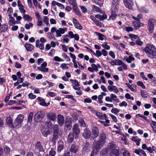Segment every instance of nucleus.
I'll return each mask as SVG.
<instances>
[{"label":"nucleus","instance_id":"obj_1","mask_svg":"<svg viewBox=\"0 0 156 156\" xmlns=\"http://www.w3.org/2000/svg\"><path fill=\"white\" fill-rule=\"evenodd\" d=\"M106 139L105 134L104 133H101L98 140H95L93 142L92 147L94 148V151L99 150L101 148L103 147Z\"/></svg>","mask_w":156,"mask_h":156},{"label":"nucleus","instance_id":"obj_2","mask_svg":"<svg viewBox=\"0 0 156 156\" xmlns=\"http://www.w3.org/2000/svg\"><path fill=\"white\" fill-rule=\"evenodd\" d=\"M144 51L148 58L151 59L156 58V48L153 44H147Z\"/></svg>","mask_w":156,"mask_h":156},{"label":"nucleus","instance_id":"obj_3","mask_svg":"<svg viewBox=\"0 0 156 156\" xmlns=\"http://www.w3.org/2000/svg\"><path fill=\"white\" fill-rule=\"evenodd\" d=\"M24 119V116L22 114L19 115L15 119L14 124V128H19L20 127Z\"/></svg>","mask_w":156,"mask_h":156},{"label":"nucleus","instance_id":"obj_4","mask_svg":"<svg viewBox=\"0 0 156 156\" xmlns=\"http://www.w3.org/2000/svg\"><path fill=\"white\" fill-rule=\"evenodd\" d=\"M154 20L152 18L149 19L147 22V28L150 33H152L154 29Z\"/></svg>","mask_w":156,"mask_h":156},{"label":"nucleus","instance_id":"obj_5","mask_svg":"<svg viewBox=\"0 0 156 156\" xmlns=\"http://www.w3.org/2000/svg\"><path fill=\"white\" fill-rule=\"evenodd\" d=\"M44 116V114L43 112H37L34 115V120L37 122H40Z\"/></svg>","mask_w":156,"mask_h":156},{"label":"nucleus","instance_id":"obj_6","mask_svg":"<svg viewBox=\"0 0 156 156\" xmlns=\"http://www.w3.org/2000/svg\"><path fill=\"white\" fill-rule=\"evenodd\" d=\"M47 64L46 62H43L41 64V66L37 67V69L42 72H47L48 71V69L46 68Z\"/></svg>","mask_w":156,"mask_h":156},{"label":"nucleus","instance_id":"obj_7","mask_svg":"<svg viewBox=\"0 0 156 156\" xmlns=\"http://www.w3.org/2000/svg\"><path fill=\"white\" fill-rule=\"evenodd\" d=\"M99 130L96 127H94L92 129L91 133V139H94L96 138L98 136Z\"/></svg>","mask_w":156,"mask_h":156},{"label":"nucleus","instance_id":"obj_8","mask_svg":"<svg viewBox=\"0 0 156 156\" xmlns=\"http://www.w3.org/2000/svg\"><path fill=\"white\" fill-rule=\"evenodd\" d=\"M67 28H59L57 30L56 34L55 37H60L62 36V34H64L66 31H67Z\"/></svg>","mask_w":156,"mask_h":156},{"label":"nucleus","instance_id":"obj_9","mask_svg":"<svg viewBox=\"0 0 156 156\" xmlns=\"http://www.w3.org/2000/svg\"><path fill=\"white\" fill-rule=\"evenodd\" d=\"M46 118L49 120L54 121L56 119V116L55 113L50 112L47 114Z\"/></svg>","mask_w":156,"mask_h":156},{"label":"nucleus","instance_id":"obj_10","mask_svg":"<svg viewBox=\"0 0 156 156\" xmlns=\"http://www.w3.org/2000/svg\"><path fill=\"white\" fill-rule=\"evenodd\" d=\"M82 135L83 136L85 139H91V133L89 129L86 128L84 129Z\"/></svg>","mask_w":156,"mask_h":156},{"label":"nucleus","instance_id":"obj_11","mask_svg":"<svg viewBox=\"0 0 156 156\" xmlns=\"http://www.w3.org/2000/svg\"><path fill=\"white\" fill-rule=\"evenodd\" d=\"M133 0H123V2L126 7L129 9H131L133 5Z\"/></svg>","mask_w":156,"mask_h":156},{"label":"nucleus","instance_id":"obj_12","mask_svg":"<svg viewBox=\"0 0 156 156\" xmlns=\"http://www.w3.org/2000/svg\"><path fill=\"white\" fill-rule=\"evenodd\" d=\"M35 148L37 149L39 151V152L43 153L41 155L43 156L44 155V150L39 141L37 142L35 146Z\"/></svg>","mask_w":156,"mask_h":156},{"label":"nucleus","instance_id":"obj_13","mask_svg":"<svg viewBox=\"0 0 156 156\" xmlns=\"http://www.w3.org/2000/svg\"><path fill=\"white\" fill-rule=\"evenodd\" d=\"M73 133L76 136L78 135L80 133V129L78 124H75L73 126Z\"/></svg>","mask_w":156,"mask_h":156},{"label":"nucleus","instance_id":"obj_14","mask_svg":"<svg viewBox=\"0 0 156 156\" xmlns=\"http://www.w3.org/2000/svg\"><path fill=\"white\" fill-rule=\"evenodd\" d=\"M73 20L74 26L76 28L80 30L82 29V27L76 18H73Z\"/></svg>","mask_w":156,"mask_h":156},{"label":"nucleus","instance_id":"obj_15","mask_svg":"<svg viewBox=\"0 0 156 156\" xmlns=\"http://www.w3.org/2000/svg\"><path fill=\"white\" fill-rule=\"evenodd\" d=\"M119 0H112V9L116 10L119 7Z\"/></svg>","mask_w":156,"mask_h":156},{"label":"nucleus","instance_id":"obj_16","mask_svg":"<svg viewBox=\"0 0 156 156\" xmlns=\"http://www.w3.org/2000/svg\"><path fill=\"white\" fill-rule=\"evenodd\" d=\"M41 133L44 136L46 137L50 134V129L48 128H42L41 129Z\"/></svg>","mask_w":156,"mask_h":156},{"label":"nucleus","instance_id":"obj_17","mask_svg":"<svg viewBox=\"0 0 156 156\" xmlns=\"http://www.w3.org/2000/svg\"><path fill=\"white\" fill-rule=\"evenodd\" d=\"M58 122L59 125L60 126H62L64 123V117L61 115H58L57 116Z\"/></svg>","mask_w":156,"mask_h":156},{"label":"nucleus","instance_id":"obj_18","mask_svg":"<svg viewBox=\"0 0 156 156\" xmlns=\"http://www.w3.org/2000/svg\"><path fill=\"white\" fill-rule=\"evenodd\" d=\"M95 115L99 119L101 120H104L107 118V115L106 114H103L99 112H96L95 113Z\"/></svg>","mask_w":156,"mask_h":156},{"label":"nucleus","instance_id":"obj_19","mask_svg":"<svg viewBox=\"0 0 156 156\" xmlns=\"http://www.w3.org/2000/svg\"><path fill=\"white\" fill-rule=\"evenodd\" d=\"M78 147L75 144H72L69 148V151L73 153H76L78 151Z\"/></svg>","mask_w":156,"mask_h":156},{"label":"nucleus","instance_id":"obj_20","mask_svg":"<svg viewBox=\"0 0 156 156\" xmlns=\"http://www.w3.org/2000/svg\"><path fill=\"white\" fill-rule=\"evenodd\" d=\"M57 151L60 152L64 148V143L61 140H59L58 142Z\"/></svg>","mask_w":156,"mask_h":156},{"label":"nucleus","instance_id":"obj_21","mask_svg":"<svg viewBox=\"0 0 156 156\" xmlns=\"http://www.w3.org/2000/svg\"><path fill=\"white\" fill-rule=\"evenodd\" d=\"M131 140L133 141L136 143V144L137 146H139L140 145V141L141 140L140 139H139L137 136H133L131 139Z\"/></svg>","mask_w":156,"mask_h":156},{"label":"nucleus","instance_id":"obj_22","mask_svg":"<svg viewBox=\"0 0 156 156\" xmlns=\"http://www.w3.org/2000/svg\"><path fill=\"white\" fill-rule=\"evenodd\" d=\"M119 149H114L110 153V156H119Z\"/></svg>","mask_w":156,"mask_h":156},{"label":"nucleus","instance_id":"obj_23","mask_svg":"<svg viewBox=\"0 0 156 156\" xmlns=\"http://www.w3.org/2000/svg\"><path fill=\"white\" fill-rule=\"evenodd\" d=\"M8 28V25L4 24L2 25L0 28V33L5 32Z\"/></svg>","mask_w":156,"mask_h":156},{"label":"nucleus","instance_id":"obj_24","mask_svg":"<svg viewBox=\"0 0 156 156\" xmlns=\"http://www.w3.org/2000/svg\"><path fill=\"white\" fill-rule=\"evenodd\" d=\"M24 46L26 50L28 51H31L34 49V47L32 44H30L26 43Z\"/></svg>","mask_w":156,"mask_h":156},{"label":"nucleus","instance_id":"obj_25","mask_svg":"<svg viewBox=\"0 0 156 156\" xmlns=\"http://www.w3.org/2000/svg\"><path fill=\"white\" fill-rule=\"evenodd\" d=\"M6 122L10 127L14 128V125L12 124V119L10 117H8L6 119Z\"/></svg>","mask_w":156,"mask_h":156},{"label":"nucleus","instance_id":"obj_26","mask_svg":"<svg viewBox=\"0 0 156 156\" xmlns=\"http://www.w3.org/2000/svg\"><path fill=\"white\" fill-rule=\"evenodd\" d=\"M95 17L101 20H103L105 19H106L107 18V15L105 14H104L102 15L97 14L95 15Z\"/></svg>","mask_w":156,"mask_h":156},{"label":"nucleus","instance_id":"obj_27","mask_svg":"<svg viewBox=\"0 0 156 156\" xmlns=\"http://www.w3.org/2000/svg\"><path fill=\"white\" fill-rule=\"evenodd\" d=\"M115 10H114V9H112V11L111 13V15L108 19V20H115L117 16V14L115 12Z\"/></svg>","mask_w":156,"mask_h":156},{"label":"nucleus","instance_id":"obj_28","mask_svg":"<svg viewBox=\"0 0 156 156\" xmlns=\"http://www.w3.org/2000/svg\"><path fill=\"white\" fill-rule=\"evenodd\" d=\"M108 147L109 149H112V151L114 149H119V147H116V145L115 144L112 142L109 144Z\"/></svg>","mask_w":156,"mask_h":156},{"label":"nucleus","instance_id":"obj_29","mask_svg":"<svg viewBox=\"0 0 156 156\" xmlns=\"http://www.w3.org/2000/svg\"><path fill=\"white\" fill-rule=\"evenodd\" d=\"M95 33L97 36H98V39L99 40L103 41L105 38L106 39V37L101 33L97 32H95Z\"/></svg>","mask_w":156,"mask_h":156},{"label":"nucleus","instance_id":"obj_30","mask_svg":"<svg viewBox=\"0 0 156 156\" xmlns=\"http://www.w3.org/2000/svg\"><path fill=\"white\" fill-rule=\"evenodd\" d=\"M140 94L143 98H146L148 95V93L144 90H141L140 91Z\"/></svg>","mask_w":156,"mask_h":156},{"label":"nucleus","instance_id":"obj_31","mask_svg":"<svg viewBox=\"0 0 156 156\" xmlns=\"http://www.w3.org/2000/svg\"><path fill=\"white\" fill-rule=\"evenodd\" d=\"M92 9L94 11L98 12L101 13H104L105 12L104 11L101 10V9L99 7L96 6L95 5H94L93 6V8Z\"/></svg>","mask_w":156,"mask_h":156},{"label":"nucleus","instance_id":"obj_32","mask_svg":"<svg viewBox=\"0 0 156 156\" xmlns=\"http://www.w3.org/2000/svg\"><path fill=\"white\" fill-rule=\"evenodd\" d=\"M37 100L40 102L39 104L40 105L42 106L46 105V104H45L44 100L42 98L40 97H38L37 98Z\"/></svg>","mask_w":156,"mask_h":156},{"label":"nucleus","instance_id":"obj_33","mask_svg":"<svg viewBox=\"0 0 156 156\" xmlns=\"http://www.w3.org/2000/svg\"><path fill=\"white\" fill-rule=\"evenodd\" d=\"M23 18L25 20L28 21H31L32 20V18L30 16L25 14L23 15Z\"/></svg>","mask_w":156,"mask_h":156},{"label":"nucleus","instance_id":"obj_34","mask_svg":"<svg viewBox=\"0 0 156 156\" xmlns=\"http://www.w3.org/2000/svg\"><path fill=\"white\" fill-rule=\"evenodd\" d=\"M45 124L46 126L48 128V129L51 128L52 126V124L51 121L48 120L46 121L45 122Z\"/></svg>","mask_w":156,"mask_h":156},{"label":"nucleus","instance_id":"obj_35","mask_svg":"<svg viewBox=\"0 0 156 156\" xmlns=\"http://www.w3.org/2000/svg\"><path fill=\"white\" fill-rule=\"evenodd\" d=\"M68 1L69 4L73 6V8H75V7L77 6L76 0H68Z\"/></svg>","mask_w":156,"mask_h":156},{"label":"nucleus","instance_id":"obj_36","mask_svg":"<svg viewBox=\"0 0 156 156\" xmlns=\"http://www.w3.org/2000/svg\"><path fill=\"white\" fill-rule=\"evenodd\" d=\"M105 119V121L100 120L99 121V122L105 126H109L108 124L110 123L109 120L106 119Z\"/></svg>","mask_w":156,"mask_h":156},{"label":"nucleus","instance_id":"obj_37","mask_svg":"<svg viewBox=\"0 0 156 156\" xmlns=\"http://www.w3.org/2000/svg\"><path fill=\"white\" fill-rule=\"evenodd\" d=\"M94 2L98 5L99 6H102L103 5L104 0H95Z\"/></svg>","mask_w":156,"mask_h":156},{"label":"nucleus","instance_id":"obj_38","mask_svg":"<svg viewBox=\"0 0 156 156\" xmlns=\"http://www.w3.org/2000/svg\"><path fill=\"white\" fill-rule=\"evenodd\" d=\"M68 140L69 142H72L74 139V136L72 133H70L68 136Z\"/></svg>","mask_w":156,"mask_h":156},{"label":"nucleus","instance_id":"obj_39","mask_svg":"<svg viewBox=\"0 0 156 156\" xmlns=\"http://www.w3.org/2000/svg\"><path fill=\"white\" fill-rule=\"evenodd\" d=\"M140 22H139L134 21L133 22V26L136 29H137L140 27Z\"/></svg>","mask_w":156,"mask_h":156},{"label":"nucleus","instance_id":"obj_40","mask_svg":"<svg viewBox=\"0 0 156 156\" xmlns=\"http://www.w3.org/2000/svg\"><path fill=\"white\" fill-rule=\"evenodd\" d=\"M134 58L133 56V55H131L129 56L128 58H126V61L128 63H131L132 61H134Z\"/></svg>","mask_w":156,"mask_h":156},{"label":"nucleus","instance_id":"obj_41","mask_svg":"<svg viewBox=\"0 0 156 156\" xmlns=\"http://www.w3.org/2000/svg\"><path fill=\"white\" fill-rule=\"evenodd\" d=\"M110 97L112 101H118L119 99L117 98V96L115 95L111 94L110 95Z\"/></svg>","mask_w":156,"mask_h":156},{"label":"nucleus","instance_id":"obj_42","mask_svg":"<svg viewBox=\"0 0 156 156\" xmlns=\"http://www.w3.org/2000/svg\"><path fill=\"white\" fill-rule=\"evenodd\" d=\"M43 22L46 24V25L50 26V25L49 23V18L46 16H44L43 20Z\"/></svg>","mask_w":156,"mask_h":156},{"label":"nucleus","instance_id":"obj_43","mask_svg":"<svg viewBox=\"0 0 156 156\" xmlns=\"http://www.w3.org/2000/svg\"><path fill=\"white\" fill-rule=\"evenodd\" d=\"M121 151H123L122 152V153L123 156H130V154L129 152V151L126 150H123L122 149V150H121Z\"/></svg>","mask_w":156,"mask_h":156},{"label":"nucleus","instance_id":"obj_44","mask_svg":"<svg viewBox=\"0 0 156 156\" xmlns=\"http://www.w3.org/2000/svg\"><path fill=\"white\" fill-rule=\"evenodd\" d=\"M70 81L72 83L75 85L76 87H78L80 86V84L78 81L76 80L70 79Z\"/></svg>","mask_w":156,"mask_h":156},{"label":"nucleus","instance_id":"obj_45","mask_svg":"<svg viewBox=\"0 0 156 156\" xmlns=\"http://www.w3.org/2000/svg\"><path fill=\"white\" fill-rule=\"evenodd\" d=\"M129 37L133 41H135L139 39V37L136 35L131 34L129 35Z\"/></svg>","mask_w":156,"mask_h":156},{"label":"nucleus","instance_id":"obj_46","mask_svg":"<svg viewBox=\"0 0 156 156\" xmlns=\"http://www.w3.org/2000/svg\"><path fill=\"white\" fill-rule=\"evenodd\" d=\"M53 133L54 134L52 139V141L53 142H55V140L58 138V133Z\"/></svg>","mask_w":156,"mask_h":156},{"label":"nucleus","instance_id":"obj_47","mask_svg":"<svg viewBox=\"0 0 156 156\" xmlns=\"http://www.w3.org/2000/svg\"><path fill=\"white\" fill-rule=\"evenodd\" d=\"M12 93V92H10L9 93H8L7 95L6 96L4 100V101L5 102H6V103L8 101V100L10 98V97L11 96Z\"/></svg>","mask_w":156,"mask_h":156},{"label":"nucleus","instance_id":"obj_48","mask_svg":"<svg viewBox=\"0 0 156 156\" xmlns=\"http://www.w3.org/2000/svg\"><path fill=\"white\" fill-rule=\"evenodd\" d=\"M98 26L100 27H104V25L102 23L99 22L98 20L96 19L94 22Z\"/></svg>","mask_w":156,"mask_h":156},{"label":"nucleus","instance_id":"obj_49","mask_svg":"<svg viewBox=\"0 0 156 156\" xmlns=\"http://www.w3.org/2000/svg\"><path fill=\"white\" fill-rule=\"evenodd\" d=\"M4 151L5 152V153L7 154H8L9 153L10 149V148H9L8 146H5L4 147Z\"/></svg>","mask_w":156,"mask_h":156},{"label":"nucleus","instance_id":"obj_50","mask_svg":"<svg viewBox=\"0 0 156 156\" xmlns=\"http://www.w3.org/2000/svg\"><path fill=\"white\" fill-rule=\"evenodd\" d=\"M101 46L107 50H109L110 48V46L107 45V43L106 42H104L103 44H102Z\"/></svg>","mask_w":156,"mask_h":156},{"label":"nucleus","instance_id":"obj_51","mask_svg":"<svg viewBox=\"0 0 156 156\" xmlns=\"http://www.w3.org/2000/svg\"><path fill=\"white\" fill-rule=\"evenodd\" d=\"M42 18H41L37 19V25L38 26L40 27L43 25V22L42 21Z\"/></svg>","mask_w":156,"mask_h":156},{"label":"nucleus","instance_id":"obj_52","mask_svg":"<svg viewBox=\"0 0 156 156\" xmlns=\"http://www.w3.org/2000/svg\"><path fill=\"white\" fill-rule=\"evenodd\" d=\"M137 84L138 86L141 87L143 89H145L146 88L143 82L140 81H138L137 82Z\"/></svg>","mask_w":156,"mask_h":156},{"label":"nucleus","instance_id":"obj_53","mask_svg":"<svg viewBox=\"0 0 156 156\" xmlns=\"http://www.w3.org/2000/svg\"><path fill=\"white\" fill-rule=\"evenodd\" d=\"M14 104H16L17 105V101L13 100H10L7 102V105H11Z\"/></svg>","mask_w":156,"mask_h":156},{"label":"nucleus","instance_id":"obj_54","mask_svg":"<svg viewBox=\"0 0 156 156\" xmlns=\"http://www.w3.org/2000/svg\"><path fill=\"white\" fill-rule=\"evenodd\" d=\"M79 7L83 13H85L87 12V9L85 6L80 5Z\"/></svg>","mask_w":156,"mask_h":156},{"label":"nucleus","instance_id":"obj_55","mask_svg":"<svg viewBox=\"0 0 156 156\" xmlns=\"http://www.w3.org/2000/svg\"><path fill=\"white\" fill-rule=\"evenodd\" d=\"M33 116V112H30L28 117L27 121L29 122H30L32 119Z\"/></svg>","mask_w":156,"mask_h":156},{"label":"nucleus","instance_id":"obj_56","mask_svg":"<svg viewBox=\"0 0 156 156\" xmlns=\"http://www.w3.org/2000/svg\"><path fill=\"white\" fill-rule=\"evenodd\" d=\"M139 10L141 12L143 13H147L149 12V10L148 9H146L145 8H142L140 9H139Z\"/></svg>","mask_w":156,"mask_h":156},{"label":"nucleus","instance_id":"obj_57","mask_svg":"<svg viewBox=\"0 0 156 156\" xmlns=\"http://www.w3.org/2000/svg\"><path fill=\"white\" fill-rule=\"evenodd\" d=\"M58 126L57 125H55L53 126V133H58Z\"/></svg>","mask_w":156,"mask_h":156},{"label":"nucleus","instance_id":"obj_58","mask_svg":"<svg viewBox=\"0 0 156 156\" xmlns=\"http://www.w3.org/2000/svg\"><path fill=\"white\" fill-rule=\"evenodd\" d=\"M62 56L66 59L67 61H70L69 58L66 53H63L62 54Z\"/></svg>","mask_w":156,"mask_h":156},{"label":"nucleus","instance_id":"obj_59","mask_svg":"<svg viewBox=\"0 0 156 156\" xmlns=\"http://www.w3.org/2000/svg\"><path fill=\"white\" fill-rule=\"evenodd\" d=\"M119 111V110L116 108H113L111 111V112L112 113L115 115H117V113H118Z\"/></svg>","mask_w":156,"mask_h":156},{"label":"nucleus","instance_id":"obj_60","mask_svg":"<svg viewBox=\"0 0 156 156\" xmlns=\"http://www.w3.org/2000/svg\"><path fill=\"white\" fill-rule=\"evenodd\" d=\"M69 36L68 35L65 36L63 38V42L66 43H68L69 40L68 38Z\"/></svg>","mask_w":156,"mask_h":156},{"label":"nucleus","instance_id":"obj_61","mask_svg":"<svg viewBox=\"0 0 156 156\" xmlns=\"http://www.w3.org/2000/svg\"><path fill=\"white\" fill-rule=\"evenodd\" d=\"M56 154L55 151L51 149L49 152V156H55Z\"/></svg>","mask_w":156,"mask_h":156},{"label":"nucleus","instance_id":"obj_62","mask_svg":"<svg viewBox=\"0 0 156 156\" xmlns=\"http://www.w3.org/2000/svg\"><path fill=\"white\" fill-rule=\"evenodd\" d=\"M28 96L30 98L32 99H34L36 97V96L35 95L32 93H29L28 94Z\"/></svg>","mask_w":156,"mask_h":156},{"label":"nucleus","instance_id":"obj_63","mask_svg":"<svg viewBox=\"0 0 156 156\" xmlns=\"http://www.w3.org/2000/svg\"><path fill=\"white\" fill-rule=\"evenodd\" d=\"M33 24L31 23H30L29 24H25V28L27 29H29L30 27H32Z\"/></svg>","mask_w":156,"mask_h":156},{"label":"nucleus","instance_id":"obj_64","mask_svg":"<svg viewBox=\"0 0 156 156\" xmlns=\"http://www.w3.org/2000/svg\"><path fill=\"white\" fill-rule=\"evenodd\" d=\"M94 55L98 57H99L101 55L102 53L100 51L98 50L96 51V53H95V55Z\"/></svg>","mask_w":156,"mask_h":156}]
</instances>
